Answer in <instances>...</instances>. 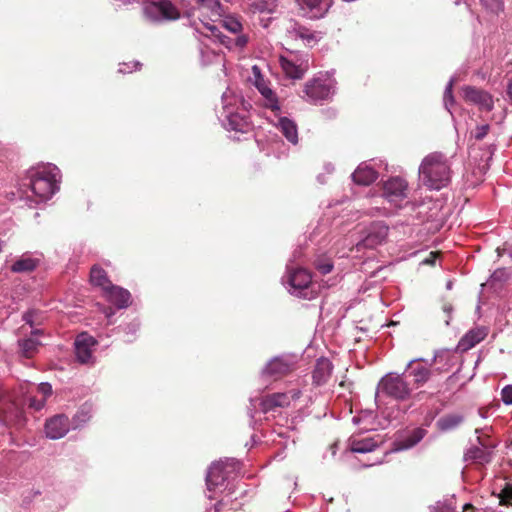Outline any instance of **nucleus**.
Masks as SVG:
<instances>
[{
	"instance_id": "f257e3e1",
	"label": "nucleus",
	"mask_w": 512,
	"mask_h": 512,
	"mask_svg": "<svg viewBox=\"0 0 512 512\" xmlns=\"http://www.w3.org/2000/svg\"><path fill=\"white\" fill-rule=\"evenodd\" d=\"M60 170L47 163L27 171L19 185V200L29 207L49 200L58 190Z\"/></svg>"
},
{
	"instance_id": "f03ea898",
	"label": "nucleus",
	"mask_w": 512,
	"mask_h": 512,
	"mask_svg": "<svg viewBox=\"0 0 512 512\" xmlns=\"http://www.w3.org/2000/svg\"><path fill=\"white\" fill-rule=\"evenodd\" d=\"M419 180L430 190H440L451 180V167L448 159L441 153L427 155L419 166Z\"/></svg>"
},
{
	"instance_id": "7ed1b4c3",
	"label": "nucleus",
	"mask_w": 512,
	"mask_h": 512,
	"mask_svg": "<svg viewBox=\"0 0 512 512\" xmlns=\"http://www.w3.org/2000/svg\"><path fill=\"white\" fill-rule=\"evenodd\" d=\"M196 6L191 10L187 11V17L194 18L196 12L199 13L198 20L202 23L203 27L210 32L205 34L209 38L219 41L226 47H230L232 40L223 35L219 28L215 25L206 22L205 19H209L212 22L220 19L223 16V6L219 0H195Z\"/></svg>"
},
{
	"instance_id": "20e7f679",
	"label": "nucleus",
	"mask_w": 512,
	"mask_h": 512,
	"mask_svg": "<svg viewBox=\"0 0 512 512\" xmlns=\"http://www.w3.org/2000/svg\"><path fill=\"white\" fill-rule=\"evenodd\" d=\"M222 112L219 116L223 126L227 130L246 133L251 125L248 121L246 112H240L239 106L243 105V100L230 88L222 94Z\"/></svg>"
},
{
	"instance_id": "39448f33",
	"label": "nucleus",
	"mask_w": 512,
	"mask_h": 512,
	"mask_svg": "<svg viewBox=\"0 0 512 512\" xmlns=\"http://www.w3.org/2000/svg\"><path fill=\"white\" fill-rule=\"evenodd\" d=\"M382 189L383 201L388 203L389 207L383 206L380 208L376 206L373 210L382 215L393 214L402 206V203L407 198L408 182L400 176L390 177L383 182Z\"/></svg>"
},
{
	"instance_id": "423d86ee",
	"label": "nucleus",
	"mask_w": 512,
	"mask_h": 512,
	"mask_svg": "<svg viewBox=\"0 0 512 512\" xmlns=\"http://www.w3.org/2000/svg\"><path fill=\"white\" fill-rule=\"evenodd\" d=\"M282 281L291 295L308 300L317 295L312 276L306 269L288 267Z\"/></svg>"
},
{
	"instance_id": "0eeeda50",
	"label": "nucleus",
	"mask_w": 512,
	"mask_h": 512,
	"mask_svg": "<svg viewBox=\"0 0 512 512\" xmlns=\"http://www.w3.org/2000/svg\"><path fill=\"white\" fill-rule=\"evenodd\" d=\"M380 393L404 400L410 395L411 390L402 375L388 373L378 383L376 398Z\"/></svg>"
},
{
	"instance_id": "6e6552de",
	"label": "nucleus",
	"mask_w": 512,
	"mask_h": 512,
	"mask_svg": "<svg viewBox=\"0 0 512 512\" xmlns=\"http://www.w3.org/2000/svg\"><path fill=\"white\" fill-rule=\"evenodd\" d=\"M147 20L160 23L174 21L180 18V12L169 0L147 3L143 8Z\"/></svg>"
},
{
	"instance_id": "1a4fd4ad",
	"label": "nucleus",
	"mask_w": 512,
	"mask_h": 512,
	"mask_svg": "<svg viewBox=\"0 0 512 512\" xmlns=\"http://www.w3.org/2000/svg\"><path fill=\"white\" fill-rule=\"evenodd\" d=\"M336 81L329 74L320 76L309 81L305 86V94L312 102L329 99L335 92Z\"/></svg>"
},
{
	"instance_id": "9d476101",
	"label": "nucleus",
	"mask_w": 512,
	"mask_h": 512,
	"mask_svg": "<svg viewBox=\"0 0 512 512\" xmlns=\"http://www.w3.org/2000/svg\"><path fill=\"white\" fill-rule=\"evenodd\" d=\"M234 469L233 460L214 462L208 469L206 485L209 491H216L224 485L228 474Z\"/></svg>"
},
{
	"instance_id": "9b49d317",
	"label": "nucleus",
	"mask_w": 512,
	"mask_h": 512,
	"mask_svg": "<svg viewBox=\"0 0 512 512\" xmlns=\"http://www.w3.org/2000/svg\"><path fill=\"white\" fill-rule=\"evenodd\" d=\"M279 63L286 76L292 79H301L309 67L308 58L296 54L281 56Z\"/></svg>"
},
{
	"instance_id": "f8f14e48",
	"label": "nucleus",
	"mask_w": 512,
	"mask_h": 512,
	"mask_svg": "<svg viewBox=\"0 0 512 512\" xmlns=\"http://www.w3.org/2000/svg\"><path fill=\"white\" fill-rule=\"evenodd\" d=\"M294 366L295 360L292 356L274 357L262 370V375L277 379L292 371Z\"/></svg>"
},
{
	"instance_id": "ddd939ff",
	"label": "nucleus",
	"mask_w": 512,
	"mask_h": 512,
	"mask_svg": "<svg viewBox=\"0 0 512 512\" xmlns=\"http://www.w3.org/2000/svg\"><path fill=\"white\" fill-rule=\"evenodd\" d=\"M97 344L94 337L87 333H81L75 340V354L80 363L87 364L93 359V351Z\"/></svg>"
},
{
	"instance_id": "4468645a",
	"label": "nucleus",
	"mask_w": 512,
	"mask_h": 512,
	"mask_svg": "<svg viewBox=\"0 0 512 512\" xmlns=\"http://www.w3.org/2000/svg\"><path fill=\"white\" fill-rule=\"evenodd\" d=\"M465 101L477 105L481 110L490 111L493 108V99L489 93L472 86L462 88Z\"/></svg>"
},
{
	"instance_id": "2eb2a0df",
	"label": "nucleus",
	"mask_w": 512,
	"mask_h": 512,
	"mask_svg": "<svg viewBox=\"0 0 512 512\" xmlns=\"http://www.w3.org/2000/svg\"><path fill=\"white\" fill-rule=\"evenodd\" d=\"M69 431V420L65 415H56L47 420L45 425L46 436L57 440L64 437Z\"/></svg>"
},
{
	"instance_id": "dca6fc26",
	"label": "nucleus",
	"mask_w": 512,
	"mask_h": 512,
	"mask_svg": "<svg viewBox=\"0 0 512 512\" xmlns=\"http://www.w3.org/2000/svg\"><path fill=\"white\" fill-rule=\"evenodd\" d=\"M300 392L296 391L293 393H275L272 395L265 396L261 399L262 411L268 412L276 407L288 406L291 400L299 398Z\"/></svg>"
},
{
	"instance_id": "f3484780",
	"label": "nucleus",
	"mask_w": 512,
	"mask_h": 512,
	"mask_svg": "<svg viewBox=\"0 0 512 512\" xmlns=\"http://www.w3.org/2000/svg\"><path fill=\"white\" fill-rule=\"evenodd\" d=\"M103 293L106 299L119 309L126 308L131 303L130 292L122 287L111 284L109 288L107 287V289L103 291Z\"/></svg>"
},
{
	"instance_id": "a211bd4d",
	"label": "nucleus",
	"mask_w": 512,
	"mask_h": 512,
	"mask_svg": "<svg viewBox=\"0 0 512 512\" xmlns=\"http://www.w3.org/2000/svg\"><path fill=\"white\" fill-rule=\"evenodd\" d=\"M488 334L486 327L480 326L469 330L459 341L458 349L468 351L480 343Z\"/></svg>"
},
{
	"instance_id": "6ab92c4d",
	"label": "nucleus",
	"mask_w": 512,
	"mask_h": 512,
	"mask_svg": "<svg viewBox=\"0 0 512 512\" xmlns=\"http://www.w3.org/2000/svg\"><path fill=\"white\" fill-rule=\"evenodd\" d=\"M41 255L36 253H24L11 266L15 273L31 272L40 264Z\"/></svg>"
},
{
	"instance_id": "aec40b11",
	"label": "nucleus",
	"mask_w": 512,
	"mask_h": 512,
	"mask_svg": "<svg viewBox=\"0 0 512 512\" xmlns=\"http://www.w3.org/2000/svg\"><path fill=\"white\" fill-rule=\"evenodd\" d=\"M310 18L323 17L331 6V0H297Z\"/></svg>"
},
{
	"instance_id": "412c9836",
	"label": "nucleus",
	"mask_w": 512,
	"mask_h": 512,
	"mask_svg": "<svg viewBox=\"0 0 512 512\" xmlns=\"http://www.w3.org/2000/svg\"><path fill=\"white\" fill-rule=\"evenodd\" d=\"M333 365L328 358H319L313 371V383L315 385H323L330 379Z\"/></svg>"
},
{
	"instance_id": "4be33fe9",
	"label": "nucleus",
	"mask_w": 512,
	"mask_h": 512,
	"mask_svg": "<svg viewBox=\"0 0 512 512\" xmlns=\"http://www.w3.org/2000/svg\"><path fill=\"white\" fill-rule=\"evenodd\" d=\"M378 445V440L372 437L353 436L349 439L348 448L354 453H368L373 451Z\"/></svg>"
},
{
	"instance_id": "5701e85b",
	"label": "nucleus",
	"mask_w": 512,
	"mask_h": 512,
	"mask_svg": "<svg viewBox=\"0 0 512 512\" xmlns=\"http://www.w3.org/2000/svg\"><path fill=\"white\" fill-rule=\"evenodd\" d=\"M275 126L290 143L294 145L298 143V130L294 121L287 117H279Z\"/></svg>"
},
{
	"instance_id": "b1692460",
	"label": "nucleus",
	"mask_w": 512,
	"mask_h": 512,
	"mask_svg": "<svg viewBox=\"0 0 512 512\" xmlns=\"http://www.w3.org/2000/svg\"><path fill=\"white\" fill-rule=\"evenodd\" d=\"M378 177V173L368 165L361 164L352 174L353 181L359 185H370Z\"/></svg>"
},
{
	"instance_id": "393cba45",
	"label": "nucleus",
	"mask_w": 512,
	"mask_h": 512,
	"mask_svg": "<svg viewBox=\"0 0 512 512\" xmlns=\"http://www.w3.org/2000/svg\"><path fill=\"white\" fill-rule=\"evenodd\" d=\"M421 359H412L408 362L406 368H411L410 375L413 377L414 383L417 386L424 385L431 376V370L425 366L422 365H416L413 366L416 362L420 361Z\"/></svg>"
},
{
	"instance_id": "a878e982",
	"label": "nucleus",
	"mask_w": 512,
	"mask_h": 512,
	"mask_svg": "<svg viewBox=\"0 0 512 512\" xmlns=\"http://www.w3.org/2000/svg\"><path fill=\"white\" fill-rule=\"evenodd\" d=\"M462 422V415L452 413L439 418L436 425L440 431L447 432L457 428Z\"/></svg>"
},
{
	"instance_id": "bb28decb",
	"label": "nucleus",
	"mask_w": 512,
	"mask_h": 512,
	"mask_svg": "<svg viewBox=\"0 0 512 512\" xmlns=\"http://www.w3.org/2000/svg\"><path fill=\"white\" fill-rule=\"evenodd\" d=\"M90 282L92 285L100 287L102 291L109 288L112 284L108 279L106 272L99 266H93L90 271Z\"/></svg>"
},
{
	"instance_id": "cd10ccee",
	"label": "nucleus",
	"mask_w": 512,
	"mask_h": 512,
	"mask_svg": "<svg viewBox=\"0 0 512 512\" xmlns=\"http://www.w3.org/2000/svg\"><path fill=\"white\" fill-rule=\"evenodd\" d=\"M425 434L426 431L424 429H415L404 442H397L393 451H402L412 448L424 438Z\"/></svg>"
},
{
	"instance_id": "c85d7f7f",
	"label": "nucleus",
	"mask_w": 512,
	"mask_h": 512,
	"mask_svg": "<svg viewBox=\"0 0 512 512\" xmlns=\"http://www.w3.org/2000/svg\"><path fill=\"white\" fill-rule=\"evenodd\" d=\"M441 207V204L438 201H429L427 204H421L419 206L420 210L418 212L419 215L423 216V221L425 222H434L438 221L436 215Z\"/></svg>"
},
{
	"instance_id": "c756f323",
	"label": "nucleus",
	"mask_w": 512,
	"mask_h": 512,
	"mask_svg": "<svg viewBox=\"0 0 512 512\" xmlns=\"http://www.w3.org/2000/svg\"><path fill=\"white\" fill-rule=\"evenodd\" d=\"M249 6L253 13L272 14L275 12L277 4L276 0H251Z\"/></svg>"
},
{
	"instance_id": "7c9ffc66",
	"label": "nucleus",
	"mask_w": 512,
	"mask_h": 512,
	"mask_svg": "<svg viewBox=\"0 0 512 512\" xmlns=\"http://www.w3.org/2000/svg\"><path fill=\"white\" fill-rule=\"evenodd\" d=\"M388 234V226H377V230L370 233L364 239V245L366 247H375L381 244Z\"/></svg>"
},
{
	"instance_id": "2f4dec72",
	"label": "nucleus",
	"mask_w": 512,
	"mask_h": 512,
	"mask_svg": "<svg viewBox=\"0 0 512 512\" xmlns=\"http://www.w3.org/2000/svg\"><path fill=\"white\" fill-rule=\"evenodd\" d=\"M40 333V330H35L32 333V336L24 339L19 342L22 354L25 357H30L37 350V348L41 345V343L36 339V336Z\"/></svg>"
},
{
	"instance_id": "473e14b6",
	"label": "nucleus",
	"mask_w": 512,
	"mask_h": 512,
	"mask_svg": "<svg viewBox=\"0 0 512 512\" xmlns=\"http://www.w3.org/2000/svg\"><path fill=\"white\" fill-rule=\"evenodd\" d=\"M92 417V406L84 404L73 417V428L77 429L85 425Z\"/></svg>"
},
{
	"instance_id": "72a5a7b5",
	"label": "nucleus",
	"mask_w": 512,
	"mask_h": 512,
	"mask_svg": "<svg viewBox=\"0 0 512 512\" xmlns=\"http://www.w3.org/2000/svg\"><path fill=\"white\" fill-rule=\"evenodd\" d=\"M221 18H222V20H221L222 26L229 32H231L233 34H238L243 31V25L238 16L231 15V14H229V15L223 14V16Z\"/></svg>"
},
{
	"instance_id": "f704fd0d",
	"label": "nucleus",
	"mask_w": 512,
	"mask_h": 512,
	"mask_svg": "<svg viewBox=\"0 0 512 512\" xmlns=\"http://www.w3.org/2000/svg\"><path fill=\"white\" fill-rule=\"evenodd\" d=\"M259 92L265 99V106L269 107L272 111H278L279 110V104L277 97L275 93L265 84L264 86H261V89H259Z\"/></svg>"
},
{
	"instance_id": "c9c22d12",
	"label": "nucleus",
	"mask_w": 512,
	"mask_h": 512,
	"mask_svg": "<svg viewBox=\"0 0 512 512\" xmlns=\"http://www.w3.org/2000/svg\"><path fill=\"white\" fill-rule=\"evenodd\" d=\"M295 36L302 39L306 45H312L317 41L315 33L305 27L299 26L294 28Z\"/></svg>"
},
{
	"instance_id": "e433bc0d",
	"label": "nucleus",
	"mask_w": 512,
	"mask_h": 512,
	"mask_svg": "<svg viewBox=\"0 0 512 512\" xmlns=\"http://www.w3.org/2000/svg\"><path fill=\"white\" fill-rule=\"evenodd\" d=\"M454 82H455V78L452 77L449 80L448 84L446 85V88L444 91V97H443L444 106L451 114H452L451 107L454 105V98L452 95V89H453Z\"/></svg>"
},
{
	"instance_id": "4c0bfd02",
	"label": "nucleus",
	"mask_w": 512,
	"mask_h": 512,
	"mask_svg": "<svg viewBox=\"0 0 512 512\" xmlns=\"http://www.w3.org/2000/svg\"><path fill=\"white\" fill-rule=\"evenodd\" d=\"M250 80L253 81L256 88L259 90L261 86L266 84L265 79L261 73L260 68L257 65H253L251 68Z\"/></svg>"
},
{
	"instance_id": "58836bf2",
	"label": "nucleus",
	"mask_w": 512,
	"mask_h": 512,
	"mask_svg": "<svg viewBox=\"0 0 512 512\" xmlns=\"http://www.w3.org/2000/svg\"><path fill=\"white\" fill-rule=\"evenodd\" d=\"M23 320L32 327L41 323L42 315L38 311L32 309L23 315Z\"/></svg>"
},
{
	"instance_id": "ea45409f",
	"label": "nucleus",
	"mask_w": 512,
	"mask_h": 512,
	"mask_svg": "<svg viewBox=\"0 0 512 512\" xmlns=\"http://www.w3.org/2000/svg\"><path fill=\"white\" fill-rule=\"evenodd\" d=\"M483 6L493 13H498L503 10V0H480Z\"/></svg>"
},
{
	"instance_id": "a19ab883",
	"label": "nucleus",
	"mask_w": 512,
	"mask_h": 512,
	"mask_svg": "<svg viewBox=\"0 0 512 512\" xmlns=\"http://www.w3.org/2000/svg\"><path fill=\"white\" fill-rule=\"evenodd\" d=\"M499 503L504 505H512V485H506L498 496Z\"/></svg>"
},
{
	"instance_id": "79ce46f5",
	"label": "nucleus",
	"mask_w": 512,
	"mask_h": 512,
	"mask_svg": "<svg viewBox=\"0 0 512 512\" xmlns=\"http://www.w3.org/2000/svg\"><path fill=\"white\" fill-rule=\"evenodd\" d=\"M501 400L505 405H512V385H506L502 389Z\"/></svg>"
},
{
	"instance_id": "37998d69",
	"label": "nucleus",
	"mask_w": 512,
	"mask_h": 512,
	"mask_svg": "<svg viewBox=\"0 0 512 512\" xmlns=\"http://www.w3.org/2000/svg\"><path fill=\"white\" fill-rule=\"evenodd\" d=\"M141 66L139 62H131V63H122L120 64L119 72L120 73H130L133 70L138 69Z\"/></svg>"
},
{
	"instance_id": "c03bdc74",
	"label": "nucleus",
	"mask_w": 512,
	"mask_h": 512,
	"mask_svg": "<svg viewBox=\"0 0 512 512\" xmlns=\"http://www.w3.org/2000/svg\"><path fill=\"white\" fill-rule=\"evenodd\" d=\"M37 390L40 394L43 395L41 399H44L46 401V398L51 395L52 393V387L49 383H40L37 386Z\"/></svg>"
},
{
	"instance_id": "a18cd8bd",
	"label": "nucleus",
	"mask_w": 512,
	"mask_h": 512,
	"mask_svg": "<svg viewBox=\"0 0 512 512\" xmlns=\"http://www.w3.org/2000/svg\"><path fill=\"white\" fill-rule=\"evenodd\" d=\"M249 42V37L244 33H238L237 37L235 38V46L238 48H244L247 43Z\"/></svg>"
},
{
	"instance_id": "49530a36",
	"label": "nucleus",
	"mask_w": 512,
	"mask_h": 512,
	"mask_svg": "<svg viewBox=\"0 0 512 512\" xmlns=\"http://www.w3.org/2000/svg\"><path fill=\"white\" fill-rule=\"evenodd\" d=\"M316 268L322 273V274H328L332 271L333 265L330 261L325 262H319L316 264Z\"/></svg>"
},
{
	"instance_id": "de8ad7c7",
	"label": "nucleus",
	"mask_w": 512,
	"mask_h": 512,
	"mask_svg": "<svg viewBox=\"0 0 512 512\" xmlns=\"http://www.w3.org/2000/svg\"><path fill=\"white\" fill-rule=\"evenodd\" d=\"M488 130H489V125L485 124V125H481V126H478L476 128V131H475V134H474V137L477 139V140H481L483 139L487 133H488Z\"/></svg>"
},
{
	"instance_id": "09e8293b",
	"label": "nucleus",
	"mask_w": 512,
	"mask_h": 512,
	"mask_svg": "<svg viewBox=\"0 0 512 512\" xmlns=\"http://www.w3.org/2000/svg\"><path fill=\"white\" fill-rule=\"evenodd\" d=\"M29 405H30V407L34 408L35 410H40L44 407L45 400L44 399L36 400L35 398H30Z\"/></svg>"
},
{
	"instance_id": "8fccbe9b",
	"label": "nucleus",
	"mask_w": 512,
	"mask_h": 512,
	"mask_svg": "<svg viewBox=\"0 0 512 512\" xmlns=\"http://www.w3.org/2000/svg\"><path fill=\"white\" fill-rule=\"evenodd\" d=\"M438 254L435 253V252H431L430 253V256L428 258H426L425 260H423V264H427V265H433L435 263V259L437 258Z\"/></svg>"
},
{
	"instance_id": "3c124183",
	"label": "nucleus",
	"mask_w": 512,
	"mask_h": 512,
	"mask_svg": "<svg viewBox=\"0 0 512 512\" xmlns=\"http://www.w3.org/2000/svg\"><path fill=\"white\" fill-rule=\"evenodd\" d=\"M507 94H508V97H509V101L512 104V81L508 85Z\"/></svg>"
},
{
	"instance_id": "603ef678",
	"label": "nucleus",
	"mask_w": 512,
	"mask_h": 512,
	"mask_svg": "<svg viewBox=\"0 0 512 512\" xmlns=\"http://www.w3.org/2000/svg\"><path fill=\"white\" fill-rule=\"evenodd\" d=\"M139 328V323H133L131 332L134 333Z\"/></svg>"
},
{
	"instance_id": "864d4df0",
	"label": "nucleus",
	"mask_w": 512,
	"mask_h": 512,
	"mask_svg": "<svg viewBox=\"0 0 512 512\" xmlns=\"http://www.w3.org/2000/svg\"><path fill=\"white\" fill-rule=\"evenodd\" d=\"M105 313L107 318H110L113 315V311L111 309L106 310Z\"/></svg>"
},
{
	"instance_id": "5fc2aeb1",
	"label": "nucleus",
	"mask_w": 512,
	"mask_h": 512,
	"mask_svg": "<svg viewBox=\"0 0 512 512\" xmlns=\"http://www.w3.org/2000/svg\"><path fill=\"white\" fill-rule=\"evenodd\" d=\"M464 511L463 512H468L469 510L472 509V506L470 504H466L464 507H463Z\"/></svg>"
},
{
	"instance_id": "6e6d98bb",
	"label": "nucleus",
	"mask_w": 512,
	"mask_h": 512,
	"mask_svg": "<svg viewBox=\"0 0 512 512\" xmlns=\"http://www.w3.org/2000/svg\"><path fill=\"white\" fill-rule=\"evenodd\" d=\"M382 463V460H378L376 462H374L373 464H370L371 465H375V464H381ZM365 467H369V465H365Z\"/></svg>"
},
{
	"instance_id": "4d7b16f0",
	"label": "nucleus",
	"mask_w": 512,
	"mask_h": 512,
	"mask_svg": "<svg viewBox=\"0 0 512 512\" xmlns=\"http://www.w3.org/2000/svg\"><path fill=\"white\" fill-rule=\"evenodd\" d=\"M446 287H447V289L450 290L452 288V282L451 281L447 282Z\"/></svg>"
},
{
	"instance_id": "13d9d810",
	"label": "nucleus",
	"mask_w": 512,
	"mask_h": 512,
	"mask_svg": "<svg viewBox=\"0 0 512 512\" xmlns=\"http://www.w3.org/2000/svg\"><path fill=\"white\" fill-rule=\"evenodd\" d=\"M444 310H445L447 313H450V312H451V307H450V306H449V307H448V306H446V307L444 308Z\"/></svg>"
},
{
	"instance_id": "bf43d9fd",
	"label": "nucleus",
	"mask_w": 512,
	"mask_h": 512,
	"mask_svg": "<svg viewBox=\"0 0 512 512\" xmlns=\"http://www.w3.org/2000/svg\"><path fill=\"white\" fill-rule=\"evenodd\" d=\"M191 25L196 26V21H195V20H193V21L191 22Z\"/></svg>"
},
{
	"instance_id": "052dcab7",
	"label": "nucleus",
	"mask_w": 512,
	"mask_h": 512,
	"mask_svg": "<svg viewBox=\"0 0 512 512\" xmlns=\"http://www.w3.org/2000/svg\"><path fill=\"white\" fill-rule=\"evenodd\" d=\"M2 251V241L0 240V252Z\"/></svg>"
},
{
	"instance_id": "680f3d73",
	"label": "nucleus",
	"mask_w": 512,
	"mask_h": 512,
	"mask_svg": "<svg viewBox=\"0 0 512 512\" xmlns=\"http://www.w3.org/2000/svg\"><path fill=\"white\" fill-rule=\"evenodd\" d=\"M446 512H452L450 508H446Z\"/></svg>"
}]
</instances>
